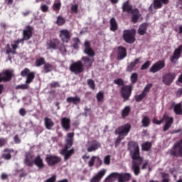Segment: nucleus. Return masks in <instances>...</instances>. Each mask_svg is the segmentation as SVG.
I'll use <instances>...</instances> for the list:
<instances>
[{
    "mask_svg": "<svg viewBox=\"0 0 182 182\" xmlns=\"http://www.w3.org/2000/svg\"><path fill=\"white\" fill-rule=\"evenodd\" d=\"M128 149L130 151L131 158L133 159L132 169L135 176L139 175L141 172L140 166L141 164L142 170H145L149 168V170L151 171L149 161L148 160L143 161V159L140 157L139 146L137 142L133 141H129L128 143Z\"/></svg>",
    "mask_w": 182,
    "mask_h": 182,
    "instance_id": "f257e3e1",
    "label": "nucleus"
},
{
    "mask_svg": "<svg viewBox=\"0 0 182 182\" xmlns=\"http://www.w3.org/2000/svg\"><path fill=\"white\" fill-rule=\"evenodd\" d=\"M74 132L67 134L65 147L60 151V154L64 157V161H68L74 154L75 149H70L73 144ZM70 149V150H68Z\"/></svg>",
    "mask_w": 182,
    "mask_h": 182,
    "instance_id": "f03ea898",
    "label": "nucleus"
},
{
    "mask_svg": "<svg viewBox=\"0 0 182 182\" xmlns=\"http://www.w3.org/2000/svg\"><path fill=\"white\" fill-rule=\"evenodd\" d=\"M131 128L132 127L130 124H126L116 129L115 134L119 135L115 141L116 144H119L120 141L128 135L131 130Z\"/></svg>",
    "mask_w": 182,
    "mask_h": 182,
    "instance_id": "7ed1b4c3",
    "label": "nucleus"
},
{
    "mask_svg": "<svg viewBox=\"0 0 182 182\" xmlns=\"http://www.w3.org/2000/svg\"><path fill=\"white\" fill-rule=\"evenodd\" d=\"M164 120H165L166 122L164 127V131L166 132L171 127V125L173 123V117H170L168 115L164 114L163 119H161V120H158L157 118H154L152 122L156 125H160L164 122Z\"/></svg>",
    "mask_w": 182,
    "mask_h": 182,
    "instance_id": "20e7f679",
    "label": "nucleus"
},
{
    "mask_svg": "<svg viewBox=\"0 0 182 182\" xmlns=\"http://www.w3.org/2000/svg\"><path fill=\"white\" fill-rule=\"evenodd\" d=\"M136 31L135 29L124 30L123 31V39L126 43L133 44L136 41Z\"/></svg>",
    "mask_w": 182,
    "mask_h": 182,
    "instance_id": "39448f33",
    "label": "nucleus"
},
{
    "mask_svg": "<svg viewBox=\"0 0 182 182\" xmlns=\"http://www.w3.org/2000/svg\"><path fill=\"white\" fill-rule=\"evenodd\" d=\"M171 156L182 157V139L181 141L176 142L173 146L170 149Z\"/></svg>",
    "mask_w": 182,
    "mask_h": 182,
    "instance_id": "423d86ee",
    "label": "nucleus"
},
{
    "mask_svg": "<svg viewBox=\"0 0 182 182\" xmlns=\"http://www.w3.org/2000/svg\"><path fill=\"white\" fill-rule=\"evenodd\" d=\"M132 90H133L132 85H124L122 87L120 93L122 97L124 98V100H129V98L132 95Z\"/></svg>",
    "mask_w": 182,
    "mask_h": 182,
    "instance_id": "0eeeda50",
    "label": "nucleus"
},
{
    "mask_svg": "<svg viewBox=\"0 0 182 182\" xmlns=\"http://www.w3.org/2000/svg\"><path fill=\"white\" fill-rule=\"evenodd\" d=\"M70 70L75 74H79L83 72V65L80 60L73 63L70 66Z\"/></svg>",
    "mask_w": 182,
    "mask_h": 182,
    "instance_id": "6e6552de",
    "label": "nucleus"
},
{
    "mask_svg": "<svg viewBox=\"0 0 182 182\" xmlns=\"http://www.w3.org/2000/svg\"><path fill=\"white\" fill-rule=\"evenodd\" d=\"M85 147L87 152H94L100 147V143L96 140L87 141L85 144Z\"/></svg>",
    "mask_w": 182,
    "mask_h": 182,
    "instance_id": "1a4fd4ad",
    "label": "nucleus"
},
{
    "mask_svg": "<svg viewBox=\"0 0 182 182\" xmlns=\"http://www.w3.org/2000/svg\"><path fill=\"white\" fill-rule=\"evenodd\" d=\"M166 66L164 60H159L154 63L149 69V72L154 74L159 72L161 70L164 69Z\"/></svg>",
    "mask_w": 182,
    "mask_h": 182,
    "instance_id": "9d476101",
    "label": "nucleus"
},
{
    "mask_svg": "<svg viewBox=\"0 0 182 182\" xmlns=\"http://www.w3.org/2000/svg\"><path fill=\"white\" fill-rule=\"evenodd\" d=\"M168 0H154V3L150 5L149 10L153 14L154 9H159V8H162L163 4H168Z\"/></svg>",
    "mask_w": 182,
    "mask_h": 182,
    "instance_id": "9b49d317",
    "label": "nucleus"
},
{
    "mask_svg": "<svg viewBox=\"0 0 182 182\" xmlns=\"http://www.w3.org/2000/svg\"><path fill=\"white\" fill-rule=\"evenodd\" d=\"M59 37L63 43H68L71 38V33L66 29L60 30Z\"/></svg>",
    "mask_w": 182,
    "mask_h": 182,
    "instance_id": "f8f14e48",
    "label": "nucleus"
},
{
    "mask_svg": "<svg viewBox=\"0 0 182 182\" xmlns=\"http://www.w3.org/2000/svg\"><path fill=\"white\" fill-rule=\"evenodd\" d=\"M61 161V158L55 155H48L46 157V162L49 166H54Z\"/></svg>",
    "mask_w": 182,
    "mask_h": 182,
    "instance_id": "ddd939ff",
    "label": "nucleus"
},
{
    "mask_svg": "<svg viewBox=\"0 0 182 182\" xmlns=\"http://www.w3.org/2000/svg\"><path fill=\"white\" fill-rule=\"evenodd\" d=\"M106 173V169L99 171L97 173L90 178V182H100L101 179L105 176Z\"/></svg>",
    "mask_w": 182,
    "mask_h": 182,
    "instance_id": "4468645a",
    "label": "nucleus"
},
{
    "mask_svg": "<svg viewBox=\"0 0 182 182\" xmlns=\"http://www.w3.org/2000/svg\"><path fill=\"white\" fill-rule=\"evenodd\" d=\"M176 77L175 73H168L163 77V82L166 85H170Z\"/></svg>",
    "mask_w": 182,
    "mask_h": 182,
    "instance_id": "2eb2a0df",
    "label": "nucleus"
},
{
    "mask_svg": "<svg viewBox=\"0 0 182 182\" xmlns=\"http://www.w3.org/2000/svg\"><path fill=\"white\" fill-rule=\"evenodd\" d=\"M33 35V28L31 26H26V29L23 31V40L28 41Z\"/></svg>",
    "mask_w": 182,
    "mask_h": 182,
    "instance_id": "dca6fc26",
    "label": "nucleus"
},
{
    "mask_svg": "<svg viewBox=\"0 0 182 182\" xmlns=\"http://www.w3.org/2000/svg\"><path fill=\"white\" fill-rule=\"evenodd\" d=\"M84 47H85V50H84L85 54H86L90 57L95 56V53L94 50L92 49V48L90 47V41H85V43H84Z\"/></svg>",
    "mask_w": 182,
    "mask_h": 182,
    "instance_id": "f3484780",
    "label": "nucleus"
},
{
    "mask_svg": "<svg viewBox=\"0 0 182 182\" xmlns=\"http://www.w3.org/2000/svg\"><path fill=\"white\" fill-rule=\"evenodd\" d=\"M34 163V155L32 153H26V158L24 159L25 165L28 166H32Z\"/></svg>",
    "mask_w": 182,
    "mask_h": 182,
    "instance_id": "a211bd4d",
    "label": "nucleus"
},
{
    "mask_svg": "<svg viewBox=\"0 0 182 182\" xmlns=\"http://www.w3.org/2000/svg\"><path fill=\"white\" fill-rule=\"evenodd\" d=\"M120 173L113 172L105 179V182H114L117 179L119 180Z\"/></svg>",
    "mask_w": 182,
    "mask_h": 182,
    "instance_id": "6ab92c4d",
    "label": "nucleus"
},
{
    "mask_svg": "<svg viewBox=\"0 0 182 182\" xmlns=\"http://www.w3.org/2000/svg\"><path fill=\"white\" fill-rule=\"evenodd\" d=\"M141 58H138L134 59V61L131 62L127 67V72L132 73L134 70V67L141 63Z\"/></svg>",
    "mask_w": 182,
    "mask_h": 182,
    "instance_id": "aec40b11",
    "label": "nucleus"
},
{
    "mask_svg": "<svg viewBox=\"0 0 182 182\" xmlns=\"http://www.w3.org/2000/svg\"><path fill=\"white\" fill-rule=\"evenodd\" d=\"M59 45V41L58 39H53L47 42L46 44V48L47 50L57 49L58 46Z\"/></svg>",
    "mask_w": 182,
    "mask_h": 182,
    "instance_id": "412c9836",
    "label": "nucleus"
},
{
    "mask_svg": "<svg viewBox=\"0 0 182 182\" xmlns=\"http://www.w3.org/2000/svg\"><path fill=\"white\" fill-rule=\"evenodd\" d=\"M61 126L65 131H69L70 129V119L67 117H63L61 119Z\"/></svg>",
    "mask_w": 182,
    "mask_h": 182,
    "instance_id": "4be33fe9",
    "label": "nucleus"
},
{
    "mask_svg": "<svg viewBox=\"0 0 182 182\" xmlns=\"http://www.w3.org/2000/svg\"><path fill=\"white\" fill-rule=\"evenodd\" d=\"M132 178V175L129 173H120L118 182H127Z\"/></svg>",
    "mask_w": 182,
    "mask_h": 182,
    "instance_id": "5701e85b",
    "label": "nucleus"
},
{
    "mask_svg": "<svg viewBox=\"0 0 182 182\" xmlns=\"http://www.w3.org/2000/svg\"><path fill=\"white\" fill-rule=\"evenodd\" d=\"M127 54L126 48L124 47H119L117 60H123L127 57Z\"/></svg>",
    "mask_w": 182,
    "mask_h": 182,
    "instance_id": "b1692460",
    "label": "nucleus"
},
{
    "mask_svg": "<svg viewBox=\"0 0 182 182\" xmlns=\"http://www.w3.org/2000/svg\"><path fill=\"white\" fill-rule=\"evenodd\" d=\"M80 97L78 96H75V97H68L66 98V102L68 103H73L75 105H77L80 103Z\"/></svg>",
    "mask_w": 182,
    "mask_h": 182,
    "instance_id": "393cba45",
    "label": "nucleus"
},
{
    "mask_svg": "<svg viewBox=\"0 0 182 182\" xmlns=\"http://www.w3.org/2000/svg\"><path fill=\"white\" fill-rule=\"evenodd\" d=\"M181 52L180 49L178 48L175 49L173 54L171 58V62L172 63H175L176 60H178L181 58Z\"/></svg>",
    "mask_w": 182,
    "mask_h": 182,
    "instance_id": "a878e982",
    "label": "nucleus"
},
{
    "mask_svg": "<svg viewBox=\"0 0 182 182\" xmlns=\"http://www.w3.org/2000/svg\"><path fill=\"white\" fill-rule=\"evenodd\" d=\"M148 24L147 23H141L139 26V28L138 29V34L140 36H144L147 31Z\"/></svg>",
    "mask_w": 182,
    "mask_h": 182,
    "instance_id": "bb28decb",
    "label": "nucleus"
},
{
    "mask_svg": "<svg viewBox=\"0 0 182 182\" xmlns=\"http://www.w3.org/2000/svg\"><path fill=\"white\" fill-rule=\"evenodd\" d=\"M82 60L83 61L84 65L87 68H90L94 62L93 58H90L88 57H82Z\"/></svg>",
    "mask_w": 182,
    "mask_h": 182,
    "instance_id": "cd10ccee",
    "label": "nucleus"
},
{
    "mask_svg": "<svg viewBox=\"0 0 182 182\" xmlns=\"http://www.w3.org/2000/svg\"><path fill=\"white\" fill-rule=\"evenodd\" d=\"M34 164L39 168H44L43 159L40 156H36L33 161Z\"/></svg>",
    "mask_w": 182,
    "mask_h": 182,
    "instance_id": "c85d7f7f",
    "label": "nucleus"
},
{
    "mask_svg": "<svg viewBox=\"0 0 182 182\" xmlns=\"http://www.w3.org/2000/svg\"><path fill=\"white\" fill-rule=\"evenodd\" d=\"M110 31H116L118 29V24L114 18H112L109 21Z\"/></svg>",
    "mask_w": 182,
    "mask_h": 182,
    "instance_id": "c756f323",
    "label": "nucleus"
},
{
    "mask_svg": "<svg viewBox=\"0 0 182 182\" xmlns=\"http://www.w3.org/2000/svg\"><path fill=\"white\" fill-rule=\"evenodd\" d=\"M14 153V149H4V154H3V159L5 160H10L11 158V154Z\"/></svg>",
    "mask_w": 182,
    "mask_h": 182,
    "instance_id": "7c9ffc66",
    "label": "nucleus"
},
{
    "mask_svg": "<svg viewBox=\"0 0 182 182\" xmlns=\"http://www.w3.org/2000/svg\"><path fill=\"white\" fill-rule=\"evenodd\" d=\"M132 21L134 23H136L138 21V19L139 18V12L138 9H134L132 11Z\"/></svg>",
    "mask_w": 182,
    "mask_h": 182,
    "instance_id": "2f4dec72",
    "label": "nucleus"
},
{
    "mask_svg": "<svg viewBox=\"0 0 182 182\" xmlns=\"http://www.w3.org/2000/svg\"><path fill=\"white\" fill-rule=\"evenodd\" d=\"M46 128L48 130H50L52 127L54 126V122L51 119L46 117L44 119Z\"/></svg>",
    "mask_w": 182,
    "mask_h": 182,
    "instance_id": "473e14b6",
    "label": "nucleus"
},
{
    "mask_svg": "<svg viewBox=\"0 0 182 182\" xmlns=\"http://www.w3.org/2000/svg\"><path fill=\"white\" fill-rule=\"evenodd\" d=\"M122 10L124 12H132V6L129 5V1H126L122 5Z\"/></svg>",
    "mask_w": 182,
    "mask_h": 182,
    "instance_id": "72a5a7b5",
    "label": "nucleus"
},
{
    "mask_svg": "<svg viewBox=\"0 0 182 182\" xmlns=\"http://www.w3.org/2000/svg\"><path fill=\"white\" fill-rule=\"evenodd\" d=\"M97 159L98 161H100V164H102V160L100 159V158L99 156H92L90 161H88V166L89 167H92L94 166L95 164V160Z\"/></svg>",
    "mask_w": 182,
    "mask_h": 182,
    "instance_id": "f704fd0d",
    "label": "nucleus"
},
{
    "mask_svg": "<svg viewBox=\"0 0 182 182\" xmlns=\"http://www.w3.org/2000/svg\"><path fill=\"white\" fill-rule=\"evenodd\" d=\"M131 112L130 106H126L122 111V118H126L129 115Z\"/></svg>",
    "mask_w": 182,
    "mask_h": 182,
    "instance_id": "c9c22d12",
    "label": "nucleus"
},
{
    "mask_svg": "<svg viewBox=\"0 0 182 182\" xmlns=\"http://www.w3.org/2000/svg\"><path fill=\"white\" fill-rule=\"evenodd\" d=\"M174 112L176 114L182 115V104L178 103L174 106Z\"/></svg>",
    "mask_w": 182,
    "mask_h": 182,
    "instance_id": "e433bc0d",
    "label": "nucleus"
},
{
    "mask_svg": "<svg viewBox=\"0 0 182 182\" xmlns=\"http://www.w3.org/2000/svg\"><path fill=\"white\" fill-rule=\"evenodd\" d=\"M54 69V67L53 65L49 64V63H46L44 65H43V72L44 73H50Z\"/></svg>",
    "mask_w": 182,
    "mask_h": 182,
    "instance_id": "4c0bfd02",
    "label": "nucleus"
},
{
    "mask_svg": "<svg viewBox=\"0 0 182 182\" xmlns=\"http://www.w3.org/2000/svg\"><path fill=\"white\" fill-rule=\"evenodd\" d=\"M142 127H148L150 125L151 121L150 118L147 116H145L141 119Z\"/></svg>",
    "mask_w": 182,
    "mask_h": 182,
    "instance_id": "58836bf2",
    "label": "nucleus"
},
{
    "mask_svg": "<svg viewBox=\"0 0 182 182\" xmlns=\"http://www.w3.org/2000/svg\"><path fill=\"white\" fill-rule=\"evenodd\" d=\"M35 78V73L31 72L26 77V84H31Z\"/></svg>",
    "mask_w": 182,
    "mask_h": 182,
    "instance_id": "ea45409f",
    "label": "nucleus"
},
{
    "mask_svg": "<svg viewBox=\"0 0 182 182\" xmlns=\"http://www.w3.org/2000/svg\"><path fill=\"white\" fill-rule=\"evenodd\" d=\"M97 101L98 102H102L105 98L104 92L100 90L96 95Z\"/></svg>",
    "mask_w": 182,
    "mask_h": 182,
    "instance_id": "a19ab883",
    "label": "nucleus"
},
{
    "mask_svg": "<svg viewBox=\"0 0 182 182\" xmlns=\"http://www.w3.org/2000/svg\"><path fill=\"white\" fill-rule=\"evenodd\" d=\"M146 96L147 95H146V93L142 92L141 94L135 95L134 99L136 102H139L142 101Z\"/></svg>",
    "mask_w": 182,
    "mask_h": 182,
    "instance_id": "79ce46f5",
    "label": "nucleus"
},
{
    "mask_svg": "<svg viewBox=\"0 0 182 182\" xmlns=\"http://www.w3.org/2000/svg\"><path fill=\"white\" fill-rule=\"evenodd\" d=\"M152 146L151 142L146 141L141 144L142 150L144 151H149Z\"/></svg>",
    "mask_w": 182,
    "mask_h": 182,
    "instance_id": "37998d69",
    "label": "nucleus"
},
{
    "mask_svg": "<svg viewBox=\"0 0 182 182\" xmlns=\"http://www.w3.org/2000/svg\"><path fill=\"white\" fill-rule=\"evenodd\" d=\"M23 42V39H18L17 41H14V42L11 43V48L13 49V50L15 51L18 48V45Z\"/></svg>",
    "mask_w": 182,
    "mask_h": 182,
    "instance_id": "c03bdc74",
    "label": "nucleus"
},
{
    "mask_svg": "<svg viewBox=\"0 0 182 182\" xmlns=\"http://www.w3.org/2000/svg\"><path fill=\"white\" fill-rule=\"evenodd\" d=\"M56 179V176L53 175L50 178H49L48 179H47L46 181V182H55ZM58 182H68V180L65 178L63 180L59 181Z\"/></svg>",
    "mask_w": 182,
    "mask_h": 182,
    "instance_id": "a18cd8bd",
    "label": "nucleus"
},
{
    "mask_svg": "<svg viewBox=\"0 0 182 182\" xmlns=\"http://www.w3.org/2000/svg\"><path fill=\"white\" fill-rule=\"evenodd\" d=\"M65 23V19L61 16H58L56 24L59 26H63Z\"/></svg>",
    "mask_w": 182,
    "mask_h": 182,
    "instance_id": "49530a36",
    "label": "nucleus"
},
{
    "mask_svg": "<svg viewBox=\"0 0 182 182\" xmlns=\"http://www.w3.org/2000/svg\"><path fill=\"white\" fill-rule=\"evenodd\" d=\"M35 63L36 67H41L45 64V59L43 58H40L36 60Z\"/></svg>",
    "mask_w": 182,
    "mask_h": 182,
    "instance_id": "de8ad7c7",
    "label": "nucleus"
},
{
    "mask_svg": "<svg viewBox=\"0 0 182 182\" xmlns=\"http://www.w3.org/2000/svg\"><path fill=\"white\" fill-rule=\"evenodd\" d=\"M60 8H61V1H55L53 5V9L55 11H59Z\"/></svg>",
    "mask_w": 182,
    "mask_h": 182,
    "instance_id": "09e8293b",
    "label": "nucleus"
},
{
    "mask_svg": "<svg viewBox=\"0 0 182 182\" xmlns=\"http://www.w3.org/2000/svg\"><path fill=\"white\" fill-rule=\"evenodd\" d=\"M138 80V74L136 73H134L132 74L130 77V80L132 84H135Z\"/></svg>",
    "mask_w": 182,
    "mask_h": 182,
    "instance_id": "8fccbe9b",
    "label": "nucleus"
},
{
    "mask_svg": "<svg viewBox=\"0 0 182 182\" xmlns=\"http://www.w3.org/2000/svg\"><path fill=\"white\" fill-rule=\"evenodd\" d=\"M73 43H74L73 47L75 49H78L79 48V45L80 44V41L79 38H75L73 39Z\"/></svg>",
    "mask_w": 182,
    "mask_h": 182,
    "instance_id": "3c124183",
    "label": "nucleus"
},
{
    "mask_svg": "<svg viewBox=\"0 0 182 182\" xmlns=\"http://www.w3.org/2000/svg\"><path fill=\"white\" fill-rule=\"evenodd\" d=\"M151 87H152V84H147V85L144 87V88L142 92H144L145 95H147V94L150 92V90L151 89Z\"/></svg>",
    "mask_w": 182,
    "mask_h": 182,
    "instance_id": "603ef678",
    "label": "nucleus"
},
{
    "mask_svg": "<svg viewBox=\"0 0 182 182\" xmlns=\"http://www.w3.org/2000/svg\"><path fill=\"white\" fill-rule=\"evenodd\" d=\"M87 85L90 89L92 90L95 89V83L93 80H91V79L87 80Z\"/></svg>",
    "mask_w": 182,
    "mask_h": 182,
    "instance_id": "864d4df0",
    "label": "nucleus"
},
{
    "mask_svg": "<svg viewBox=\"0 0 182 182\" xmlns=\"http://www.w3.org/2000/svg\"><path fill=\"white\" fill-rule=\"evenodd\" d=\"M30 73H31V72H30V70L28 68H25L21 72V75L22 77H27Z\"/></svg>",
    "mask_w": 182,
    "mask_h": 182,
    "instance_id": "5fc2aeb1",
    "label": "nucleus"
},
{
    "mask_svg": "<svg viewBox=\"0 0 182 182\" xmlns=\"http://www.w3.org/2000/svg\"><path fill=\"white\" fill-rule=\"evenodd\" d=\"M111 163V156L110 155H107L104 158V164L105 165L109 166Z\"/></svg>",
    "mask_w": 182,
    "mask_h": 182,
    "instance_id": "6e6d98bb",
    "label": "nucleus"
},
{
    "mask_svg": "<svg viewBox=\"0 0 182 182\" xmlns=\"http://www.w3.org/2000/svg\"><path fill=\"white\" fill-rule=\"evenodd\" d=\"M151 65V62L150 61H146L145 62L141 67V70H147Z\"/></svg>",
    "mask_w": 182,
    "mask_h": 182,
    "instance_id": "4d7b16f0",
    "label": "nucleus"
},
{
    "mask_svg": "<svg viewBox=\"0 0 182 182\" xmlns=\"http://www.w3.org/2000/svg\"><path fill=\"white\" fill-rule=\"evenodd\" d=\"M16 89L27 90V89H28V85L27 83L21 84V85H17V87H16Z\"/></svg>",
    "mask_w": 182,
    "mask_h": 182,
    "instance_id": "13d9d810",
    "label": "nucleus"
},
{
    "mask_svg": "<svg viewBox=\"0 0 182 182\" xmlns=\"http://www.w3.org/2000/svg\"><path fill=\"white\" fill-rule=\"evenodd\" d=\"M162 182H169V175L166 173H162Z\"/></svg>",
    "mask_w": 182,
    "mask_h": 182,
    "instance_id": "bf43d9fd",
    "label": "nucleus"
},
{
    "mask_svg": "<svg viewBox=\"0 0 182 182\" xmlns=\"http://www.w3.org/2000/svg\"><path fill=\"white\" fill-rule=\"evenodd\" d=\"M71 12L73 14H77L78 12V5L77 4H74L71 6Z\"/></svg>",
    "mask_w": 182,
    "mask_h": 182,
    "instance_id": "052dcab7",
    "label": "nucleus"
},
{
    "mask_svg": "<svg viewBox=\"0 0 182 182\" xmlns=\"http://www.w3.org/2000/svg\"><path fill=\"white\" fill-rule=\"evenodd\" d=\"M114 83L117 85L122 86L124 84V81L121 78H118L114 80Z\"/></svg>",
    "mask_w": 182,
    "mask_h": 182,
    "instance_id": "680f3d73",
    "label": "nucleus"
},
{
    "mask_svg": "<svg viewBox=\"0 0 182 182\" xmlns=\"http://www.w3.org/2000/svg\"><path fill=\"white\" fill-rule=\"evenodd\" d=\"M48 9L49 7L46 4H42L41 6V10L42 11V12H48Z\"/></svg>",
    "mask_w": 182,
    "mask_h": 182,
    "instance_id": "e2e57ef3",
    "label": "nucleus"
},
{
    "mask_svg": "<svg viewBox=\"0 0 182 182\" xmlns=\"http://www.w3.org/2000/svg\"><path fill=\"white\" fill-rule=\"evenodd\" d=\"M50 87L52 88H56L60 87V85L58 82H53L50 84Z\"/></svg>",
    "mask_w": 182,
    "mask_h": 182,
    "instance_id": "0e129e2a",
    "label": "nucleus"
},
{
    "mask_svg": "<svg viewBox=\"0 0 182 182\" xmlns=\"http://www.w3.org/2000/svg\"><path fill=\"white\" fill-rule=\"evenodd\" d=\"M26 114V112L25 110V109H20V115L22 116V117H24Z\"/></svg>",
    "mask_w": 182,
    "mask_h": 182,
    "instance_id": "69168bd1",
    "label": "nucleus"
},
{
    "mask_svg": "<svg viewBox=\"0 0 182 182\" xmlns=\"http://www.w3.org/2000/svg\"><path fill=\"white\" fill-rule=\"evenodd\" d=\"M182 95V88H180L176 92V96L180 97Z\"/></svg>",
    "mask_w": 182,
    "mask_h": 182,
    "instance_id": "338daca9",
    "label": "nucleus"
},
{
    "mask_svg": "<svg viewBox=\"0 0 182 182\" xmlns=\"http://www.w3.org/2000/svg\"><path fill=\"white\" fill-rule=\"evenodd\" d=\"M14 142H16V144L21 143V139L18 138L17 135L14 136Z\"/></svg>",
    "mask_w": 182,
    "mask_h": 182,
    "instance_id": "774afa93",
    "label": "nucleus"
}]
</instances>
